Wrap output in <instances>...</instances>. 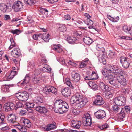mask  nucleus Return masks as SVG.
<instances>
[{
    "instance_id": "13d9d810",
    "label": "nucleus",
    "mask_w": 132,
    "mask_h": 132,
    "mask_svg": "<svg viewBox=\"0 0 132 132\" xmlns=\"http://www.w3.org/2000/svg\"><path fill=\"white\" fill-rule=\"evenodd\" d=\"M60 131L62 132H76V130H68L65 129H61L60 130Z\"/></svg>"
},
{
    "instance_id": "c03bdc74",
    "label": "nucleus",
    "mask_w": 132,
    "mask_h": 132,
    "mask_svg": "<svg viewBox=\"0 0 132 132\" xmlns=\"http://www.w3.org/2000/svg\"><path fill=\"white\" fill-rule=\"evenodd\" d=\"M84 22L85 23L88 25H93V22L92 20L90 19H87L86 20H84Z\"/></svg>"
},
{
    "instance_id": "79ce46f5",
    "label": "nucleus",
    "mask_w": 132,
    "mask_h": 132,
    "mask_svg": "<svg viewBox=\"0 0 132 132\" xmlns=\"http://www.w3.org/2000/svg\"><path fill=\"white\" fill-rule=\"evenodd\" d=\"M42 69L45 71L47 70L48 72H51V69L49 66L47 64H45L43 66Z\"/></svg>"
},
{
    "instance_id": "603ef678",
    "label": "nucleus",
    "mask_w": 132,
    "mask_h": 132,
    "mask_svg": "<svg viewBox=\"0 0 132 132\" xmlns=\"http://www.w3.org/2000/svg\"><path fill=\"white\" fill-rule=\"evenodd\" d=\"M25 3L29 5H31L34 3L33 0H23Z\"/></svg>"
},
{
    "instance_id": "4c0bfd02",
    "label": "nucleus",
    "mask_w": 132,
    "mask_h": 132,
    "mask_svg": "<svg viewBox=\"0 0 132 132\" xmlns=\"http://www.w3.org/2000/svg\"><path fill=\"white\" fill-rule=\"evenodd\" d=\"M17 73L18 72L17 71H12L10 74L7 77L8 79H12L14 76L17 74Z\"/></svg>"
},
{
    "instance_id": "338daca9",
    "label": "nucleus",
    "mask_w": 132,
    "mask_h": 132,
    "mask_svg": "<svg viewBox=\"0 0 132 132\" xmlns=\"http://www.w3.org/2000/svg\"><path fill=\"white\" fill-rule=\"evenodd\" d=\"M4 19L5 20H10L11 18L9 15H4Z\"/></svg>"
},
{
    "instance_id": "8fccbe9b",
    "label": "nucleus",
    "mask_w": 132,
    "mask_h": 132,
    "mask_svg": "<svg viewBox=\"0 0 132 132\" xmlns=\"http://www.w3.org/2000/svg\"><path fill=\"white\" fill-rule=\"evenodd\" d=\"M32 81L34 84H38L41 81V79L34 77L32 79Z\"/></svg>"
},
{
    "instance_id": "09e8293b",
    "label": "nucleus",
    "mask_w": 132,
    "mask_h": 132,
    "mask_svg": "<svg viewBox=\"0 0 132 132\" xmlns=\"http://www.w3.org/2000/svg\"><path fill=\"white\" fill-rule=\"evenodd\" d=\"M63 62V63L64 64V65H66L67 64V63L68 64L71 65H74L75 63L72 62L69 60V61H67V60H64L62 61Z\"/></svg>"
},
{
    "instance_id": "4be33fe9",
    "label": "nucleus",
    "mask_w": 132,
    "mask_h": 132,
    "mask_svg": "<svg viewBox=\"0 0 132 132\" xmlns=\"http://www.w3.org/2000/svg\"><path fill=\"white\" fill-rule=\"evenodd\" d=\"M30 77L28 74H27L25 77L24 79L19 83L20 84L21 86H24L28 83L29 82Z\"/></svg>"
},
{
    "instance_id": "c756f323",
    "label": "nucleus",
    "mask_w": 132,
    "mask_h": 132,
    "mask_svg": "<svg viewBox=\"0 0 132 132\" xmlns=\"http://www.w3.org/2000/svg\"><path fill=\"white\" fill-rule=\"evenodd\" d=\"M67 40L69 43L74 44L77 40V39L75 37H70L68 36H67Z\"/></svg>"
},
{
    "instance_id": "3c124183",
    "label": "nucleus",
    "mask_w": 132,
    "mask_h": 132,
    "mask_svg": "<svg viewBox=\"0 0 132 132\" xmlns=\"http://www.w3.org/2000/svg\"><path fill=\"white\" fill-rule=\"evenodd\" d=\"M42 36V34H35L33 36V39L35 40H37L38 39L40 38Z\"/></svg>"
},
{
    "instance_id": "f704fd0d",
    "label": "nucleus",
    "mask_w": 132,
    "mask_h": 132,
    "mask_svg": "<svg viewBox=\"0 0 132 132\" xmlns=\"http://www.w3.org/2000/svg\"><path fill=\"white\" fill-rule=\"evenodd\" d=\"M83 41L87 45L90 44L92 42V39L89 37L86 36L84 37Z\"/></svg>"
},
{
    "instance_id": "37998d69",
    "label": "nucleus",
    "mask_w": 132,
    "mask_h": 132,
    "mask_svg": "<svg viewBox=\"0 0 132 132\" xmlns=\"http://www.w3.org/2000/svg\"><path fill=\"white\" fill-rule=\"evenodd\" d=\"M117 56V54L114 52H112L111 51H109L108 56L111 58H113Z\"/></svg>"
},
{
    "instance_id": "ea45409f",
    "label": "nucleus",
    "mask_w": 132,
    "mask_h": 132,
    "mask_svg": "<svg viewBox=\"0 0 132 132\" xmlns=\"http://www.w3.org/2000/svg\"><path fill=\"white\" fill-rule=\"evenodd\" d=\"M122 111H123V112H124L125 113L126 112L127 113H129L130 111V107L129 106H125V107L123 108L122 107Z\"/></svg>"
},
{
    "instance_id": "6e6d98bb",
    "label": "nucleus",
    "mask_w": 132,
    "mask_h": 132,
    "mask_svg": "<svg viewBox=\"0 0 132 132\" xmlns=\"http://www.w3.org/2000/svg\"><path fill=\"white\" fill-rule=\"evenodd\" d=\"M108 68H109L108 67V68H107V69L106 70L104 69H103L101 70V72L103 75V76H106V75L108 74L107 73V71L109 72V71L108 70Z\"/></svg>"
},
{
    "instance_id": "a18cd8bd",
    "label": "nucleus",
    "mask_w": 132,
    "mask_h": 132,
    "mask_svg": "<svg viewBox=\"0 0 132 132\" xmlns=\"http://www.w3.org/2000/svg\"><path fill=\"white\" fill-rule=\"evenodd\" d=\"M25 105L27 108H34L36 106L35 104L30 102H26L25 103Z\"/></svg>"
},
{
    "instance_id": "69168bd1",
    "label": "nucleus",
    "mask_w": 132,
    "mask_h": 132,
    "mask_svg": "<svg viewBox=\"0 0 132 132\" xmlns=\"http://www.w3.org/2000/svg\"><path fill=\"white\" fill-rule=\"evenodd\" d=\"M91 76V74L89 75L88 76H86L84 78V79L86 80H92V78Z\"/></svg>"
},
{
    "instance_id": "72a5a7b5",
    "label": "nucleus",
    "mask_w": 132,
    "mask_h": 132,
    "mask_svg": "<svg viewBox=\"0 0 132 132\" xmlns=\"http://www.w3.org/2000/svg\"><path fill=\"white\" fill-rule=\"evenodd\" d=\"M22 122L24 123V125L25 126L28 128H30L31 126V123L28 119H24L23 120Z\"/></svg>"
},
{
    "instance_id": "1a4fd4ad",
    "label": "nucleus",
    "mask_w": 132,
    "mask_h": 132,
    "mask_svg": "<svg viewBox=\"0 0 132 132\" xmlns=\"http://www.w3.org/2000/svg\"><path fill=\"white\" fill-rule=\"evenodd\" d=\"M125 100V97L122 95L115 98L114 101L117 105L121 106L124 105L126 102Z\"/></svg>"
},
{
    "instance_id": "680f3d73",
    "label": "nucleus",
    "mask_w": 132,
    "mask_h": 132,
    "mask_svg": "<svg viewBox=\"0 0 132 132\" xmlns=\"http://www.w3.org/2000/svg\"><path fill=\"white\" fill-rule=\"evenodd\" d=\"M65 83L70 88H73L72 84L68 80H67V81L66 80V82H65Z\"/></svg>"
},
{
    "instance_id": "c85d7f7f",
    "label": "nucleus",
    "mask_w": 132,
    "mask_h": 132,
    "mask_svg": "<svg viewBox=\"0 0 132 132\" xmlns=\"http://www.w3.org/2000/svg\"><path fill=\"white\" fill-rule=\"evenodd\" d=\"M88 85L94 90H97L98 87V86L95 82L90 81L89 82Z\"/></svg>"
},
{
    "instance_id": "58836bf2",
    "label": "nucleus",
    "mask_w": 132,
    "mask_h": 132,
    "mask_svg": "<svg viewBox=\"0 0 132 132\" xmlns=\"http://www.w3.org/2000/svg\"><path fill=\"white\" fill-rule=\"evenodd\" d=\"M88 61V58H86L85 59L83 60L79 65V67L80 68H83L85 67L87 64V62Z\"/></svg>"
},
{
    "instance_id": "393cba45",
    "label": "nucleus",
    "mask_w": 132,
    "mask_h": 132,
    "mask_svg": "<svg viewBox=\"0 0 132 132\" xmlns=\"http://www.w3.org/2000/svg\"><path fill=\"white\" fill-rule=\"evenodd\" d=\"M33 101L34 103L39 105L43 103V100L41 97L37 96L34 98Z\"/></svg>"
},
{
    "instance_id": "cd10ccee",
    "label": "nucleus",
    "mask_w": 132,
    "mask_h": 132,
    "mask_svg": "<svg viewBox=\"0 0 132 132\" xmlns=\"http://www.w3.org/2000/svg\"><path fill=\"white\" fill-rule=\"evenodd\" d=\"M99 87L104 92L109 90L108 86L107 85H105L103 82H100Z\"/></svg>"
},
{
    "instance_id": "5701e85b",
    "label": "nucleus",
    "mask_w": 132,
    "mask_h": 132,
    "mask_svg": "<svg viewBox=\"0 0 132 132\" xmlns=\"http://www.w3.org/2000/svg\"><path fill=\"white\" fill-rule=\"evenodd\" d=\"M11 54L13 57H17L20 54V50L18 48H14L12 51Z\"/></svg>"
},
{
    "instance_id": "7ed1b4c3",
    "label": "nucleus",
    "mask_w": 132,
    "mask_h": 132,
    "mask_svg": "<svg viewBox=\"0 0 132 132\" xmlns=\"http://www.w3.org/2000/svg\"><path fill=\"white\" fill-rule=\"evenodd\" d=\"M57 89L56 88L48 85H45L44 87L43 88V93L47 95L50 94L51 93L56 94H57Z\"/></svg>"
},
{
    "instance_id": "bf43d9fd",
    "label": "nucleus",
    "mask_w": 132,
    "mask_h": 132,
    "mask_svg": "<svg viewBox=\"0 0 132 132\" xmlns=\"http://www.w3.org/2000/svg\"><path fill=\"white\" fill-rule=\"evenodd\" d=\"M109 127V125L107 123L103 125L102 126L99 127L101 129H103L105 128L106 129Z\"/></svg>"
},
{
    "instance_id": "f3484780",
    "label": "nucleus",
    "mask_w": 132,
    "mask_h": 132,
    "mask_svg": "<svg viewBox=\"0 0 132 132\" xmlns=\"http://www.w3.org/2000/svg\"><path fill=\"white\" fill-rule=\"evenodd\" d=\"M55 128V123H53V124H49L47 126L42 127L44 131L47 132L54 129Z\"/></svg>"
},
{
    "instance_id": "7c9ffc66",
    "label": "nucleus",
    "mask_w": 132,
    "mask_h": 132,
    "mask_svg": "<svg viewBox=\"0 0 132 132\" xmlns=\"http://www.w3.org/2000/svg\"><path fill=\"white\" fill-rule=\"evenodd\" d=\"M49 36L48 34L44 33L43 34H42L41 38L45 42H48L50 40Z\"/></svg>"
},
{
    "instance_id": "6e6552de",
    "label": "nucleus",
    "mask_w": 132,
    "mask_h": 132,
    "mask_svg": "<svg viewBox=\"0 0 132 132\" xmlns=\"http://www.w3.org/2000/svg\"><path fill=\"white\" fill-rule=\"evenodd\" d=\"M82 98V94L81 93H76L74 96L71 97L70 102L72 104L75 103V104L76 105L79 102V100Z\"/></svg>"
},
{
    "instance_id": "423d86ee",
    "label": "nucleus",
    "mask_w": 132,
    "mask_h": 132,
    "mask_svg": "<svg viewBox=\"0 0 132 132\" xmlns=\"http://www.w3.org/2000/svg\"><path fill=\"white\" fill-rule=\"evenodd\" d=\"M23 6V3L20 1H17L14 3L12 7V9H13L16 12H19L22 9Z\"/></svg>"
},
{
    "instance_id": "774afa93",
    "label": "nucleus",
    "mask_w": 132,
    "mask_h": 132,
    "mask_svg": "<svg viewBox=\"0 0 132 132\" xmlns=\"http://www.w3.org/2000/svg\"><path fill=\"white\" fill-rule=\"evenodd\" d=\"M27 113L26 111L25 110H22L20 111L19 113V114L23 116L26 114Z\"/></svg>"
},
{
    "instance_id": "c9c22d12",
    "label": "nucleus",
    "mask_w": 132,
    "mask_h": 132,
    "mask_svg": "<svg viewBox=\"0 0 132 132\" xmlns=\"http://www.w3.org/2000/svg\"><path fill=\"white\" fill-rule=\"evenodd\" d=\"M113 78V76L111 73H108L104 76H102V79L104 80H108L109 81V79H111Z\"/></svg>"
},
{
    "instance_id": "bb28decb",
    "label": "nucleus",
    "mask_w": 132,
    "mask_h": 132,
    "mask_svg": "<svg viewBox=\"0 0 132 132\" xmlns=\"http://www.w3.org/2000/svg\"><path fill=\"white\" fill-rule=\"evenodd\" d=\"M113 73L116 75L117 77H121L124 74V71L120 68Z\"/></svg>"
},
{
    "instance_id": "a19ab883",
    "label": "nucleus",
    "mask_w": 132,
    "mask_h": 132,
    "mask_svg": "<svg viewBox=\"0 0 132 132\" xmlns=\"http://www.w3.org/2000/svg\"><path fill=\"white\" fill-rule=\"evenodd\" d=\"M59 30L61 31L64 32L67 30L66 27L64 24H60L59 27Z\"/></svg>"
},
{
    "instance_id": "052dcab7",
    "label": "nucleus",
    "mask_w": 132,
    "mask_h": 132,
    "mask_svg": "<svg viewBox=\"0 0 132 132\" xmlns=\"http://www.w3.org/2000/svg\"><path fill=\"white\" fill-rule=\"evenodd\" d=\"M23 105L21 103L18 102L16 103L15 106L16 108H19L22 107H24Z\"/></svg>"
},
{
    "instance_id": "de8ad7c7",
    "label": "nucleus",
    "mask_w": 132,
    "mask_h": 132,
    "mask_svg": "<svg viewBox=\"0 0 132 132\" xmlns=\"http://www.w3.org/2000/svg\"><path fill=\"white\" fill-rule=\"evenodd\" d=\"M92 78V80H95L97 79L98 78V76L97 74L94 72H92L91 74V76Z\"/></svg>"
},
{
    "instance_id": "aec40b11",
    "label": "nucleus",
    "mask_w": 132,
    "mask_h": 132,
    "mask_svg": "<svg viewBox=\"0 0 132 132\" xmlns=\"http://www.w3.org/2000/svg\"><path fill=\"white\" fill-rule=\"evenodd\" d=\"M108 67L109 68H108V70L110 73H113L120 68L119 66L116 65H113L112 66L110 65H108Z\"/></svg>"
},
{
    "instance_id": "0e129e2a",
    "label": "nucleus",
    "mask_w": 132,
    "mask_h": 132,
    "mask_svg": "<svg viewBox=\"0 0 132 132\" xmlns=\"http://www.w3.org/2000/svg\"><path fill=\"white\" fill-rule=\"evenodd\" d=\"M72 113L75 115H77L79 113V111L75 109H72Z\"/></svg>"
},
{
    "instance_id": "473e14b6",
    "label": "nucleus",
    "mask_w": 132,
    "mask_h": 132,
    "mask_svg": "<svg viewBox=\"0 0 132 132\" xmlns=\"http://www.w3.org/2000/svg\"><path fill=\"white\" fill-rule=\"evenodd\" d=\"M112 109L115 112H118L122 110V106H119L117 105H114L112 106Z\"/></svg>"
},
{
    "instance_id": "f03ea898",
    "label": "nucleus",
    "mask_w": 132,
    "mask_h": 132,
    "mask_svg": "<svg viewBox=\"0 0 132 132\" xmlns=\"http://www.w3.org/2000/svg\"><path fill=\"white\" fill-rule=\"evenodd\" d=\"M96 50L98 51L99 53L98 58L99 61L103 64L105 65L106 63V59L105 57V50L101 45L100 44H97L96 47Z\"/></svg>"
},
{
    "instance_id": "2f4dec72",
    "label": "nucleus",
    "mask_w": 132,
    "mask_h": 132,
    "mask_svg": "<svg viewBox=\"0 0 132 132\" xmlns=\"http://www.w3.org/2000/svg\"><path fill=\"white\" fill-rule=\"evenodd\" d=\"M107 17L108 19L113 22H117L119 19L118 16L116 17H112L110 15H107Z\"/></svg>"
},
{
    "instance_id": "b1692460",
    "label": "nucleus",
    "mask_w": 132,
    "mask_h": 132,
    "mask_svg": "<svg viewBox=\"0 0 132 132\" xmlns=\"http://www.w3.org/2000/svg\"><path fill=\"white\" fill-rule=\"evenodd\" d=\"M62 95L65 96H68L71 94V91L68 88H65L61 91Z\"/></svg>"
},
{
    "instance_id": "9b49d317",
    "label": "nucleus",
    "mask_w": 132,
    "mask_h": 132,
    "mask_svg": "<svg viewBox=\"0 0 132 132\" xmlns=\"http://www.w3.org/2000/svg\"><path fill=\"white\" fill-rule=\"evenodd\" d=\"M105 103L104 99L99 95L97 96L95 100L93 101V105H103Z\"/></svg>"
},
{
    "instance_id": "a211bd4d",
    "label": "nucleus",
    "mask_w": 132,
    "mask_h": 132,
    "mask_svg": "<svg viewBox=\"0 0 132 132\" xmlns=\"http://www.w3.org/2000/svg\"><path fill=\"white\" fill-rule=\"evenodd\" d=\"M116 82H118L119 84H120L123 86L126 84V79L124 78L123 76L117 77Z\"/></svg>"
},
{
    "instance_id": "2eb2a0df",
    "label": "nucleus",
    "mask_w": 132,
    "mask_h": 132,
    "mask_svg": "<svg viewBox=\"0 0 132 132\" xmlns=\"http://www.w3.org/2000/svg\"><path fill=\"white\" fill-rule=\"evenodd\" d=\"M0 9L4 12H9L12 10V7L9 5L7 6L4 3L0 4Z\"/></svg>"
},
{
    "instance_id": "412c9836",
    "label": "nucleus",
    "mask_w": 132,
    "mask_h": 132,
    "mask_svg": "<svg viewBox=\"0 0 132 132\" xmlns=\"http://www.w3.org/2000/svg\"><path fill=\"white\" fill-rule=\"evenodd\" d=\"M80 79V75L78 73H75L74 75H72L71 80L74 82H78Z\"/></svg>"
},
{
    "instance_id": "6ab92c4d",
    "label": "nucleus",
    "mask_w": 132,
    "mask_h": 132,
    "mask_svg": "<svg viewBox=\"0 0 132 132\" xmlns=\"http://www.w3.org/2000/svg\"><path fill=\"white\" fill-rule=\"evenodd\" d=\"M81 124V123L80 121H76L75 120H72L71 121V125L72 127L78 129L80 128Z\"/></svg>"
},
{
    "instance_id": "a878e982",
    "label": "nucleus",
    "mask_w": 132,
    "mask_h": 132,
    "mask_svg": "<svg viewBox=\"0 0 132 132\" xmlns=\"http://www.w3.org/2000/svg\"><path fill=\"white\" fill-rule=\"evenodd\" d=\"M61 45L60 44L54 45L52 46V49L55 52L59 53H61L63 51L62 48L61 47Z\"/></svg>"
},
{
    "instance_id": "0eeeda50",
    "label": "nucleus",
    "mask_w": 132,
    "mask_h": 132,
    "mask_svg": "<svg viewBox=\"0 0 132 132\" xmlns=\"http://www.w3.org/2000/svg\"><path fill=\"white\" fill-rule=\"evenodd\" d=\"M120 61L123 68H127L130 65V60L129 59L123 56H121L120 58Z\"/></svg>"
},
{
    "instance_id": "f257e3e1",
    "label": "nucleus",
    "mask_w": 132,
    "mask_h": 132,
    "mask_svg": "<svg viewBox=\"0 0 132 132\" xmlns=\"http://www.w3.org/2000/svg\"><path fill=\"white\" fill-rule=\"evenodd\" d=\"M68 108L67 103L61 100H56L54 104V109L56 113L62 114L66 112Z\"/></svg>"
},
{
    "instance_id": "39448f33",
    "label": "nucleus",
    "mask_w": 132,
    "mask_h": 132,
    "mask_svg": "<svg viewBox=\"0 0 132 132\" xmlns=\"http://www.w3.org/2000/svg\"><path fill=\"white\" fill-rule=\"evenodd\" d=\"M16 97L20 101H26L28 98L29 94L26 92H20L16 94Z\"/></svg>"
},
{
    "instance_id": "e433bc0d",
    "label": "nucleus",
    "mask_w": 132,
    "mask_h": 132,
    "mask_svg": "<svg viewBox=\"0 0 132 132\" xmlns=\"http://www.w3.org/2000/svg\"><path fill=\"white\" fill-rule=\"evenodd\" d=\"M2 91L3 93L8 92L9 91V85H4L2 86Z\"/></svg>"
},
{
    "instance_id": "4468645a",
    "label": "nucleus",
    "mask_w": 132,
    "mask_h": 132,
    "mask_svg": "<svg viewBox=\"0 0 132 132\" xmlns=\"http://www.w3.org/2000/svg\"><path fill=\"white\" fill-rule=\"evenodd\" d=\"M94 114L96 118L99 119H102L106 116L105 111L102 110H98Z\"/></svg>"
},
{
    "instance_id": "f8f14e48",
    "label": "nucleus",
    "mask_w": 132,
    "mask_h": 132,
    "mask_svg": "<svg viewBox=\"0 0 132 132\" xmlns=\"http://www.w3.org/2000/svg\"><path fill=\"white\" fill-rule=\"evenodd\" d=\"M79 102L75 105L76 108L79 109L83 107L88 101V99L85 97H83L79 100Z\"/></svg>"
},
{
    "instance_id": "4d7b16f0",
    "label": "nucleus",
    "mask_w": 132,
    "mask_h": 132,
    "mask_svg": "<svg viewBox=\"0 0 132 132\" xmlns=\"http://www.w3.org/2000/svg\"><path fill=\"white\" fill-rule=\"evenodd\" d=\"M112 96V95L110 92H108L105 93V97L109 99Z\"/></svg>"
},
{
    "instance_id": "e2e57ef3",
    "label": "nucleus",
    "mask_w": 132,
    "mask_h": 132,
    "mask_svg": "<svg viewBox=\"0 0 132 132\" xmlns=\"http://www.w3.org/2000/svg\"><path fill=\"white\" fill-rule=\"evenodd\" d=\"M123 29L125 32L127 33H129V29H128V27L127 26H123Z\"/></svg>"
},
{
    "instance_id": "dca6fc26",
    "label": "nucleus",
    "mask_w": 132,
    "mask_h": 132,
    "mask_svg": "<svg viewBox=\"0 0 132 132\" xmlns=\"http://www.w3.org/2000/svg\"><path fill=\"white\" fill-rule=\"evenodd\" d=\"M35 108L36 111L41 113L45 114L46 113L47 111V109L45 107H42L39 105H36Z\"/></svg>"
},
{
    "instance_id": "9d476101",
    "label": "nucleus",
    "mask_w": 132,
    "mask_h": 132,
    "mask_svg": "<svg viewBox=\"0 0 132 132\" xmlns=\"http://www.w3.org/2000/svg\"><path fill=\"white\" fill-rule=\"evenodd\" d=\"M85 117H83L84 125L90 126L92 123L91 117L89 114L87 113L85 115Z\"/></svg>"
},
{
    "instance_id": "ddd939ff",
    "label": "nucleus",
    "mask_w": 132,
    "mask_h": 132,
    "mask_svg": "<svg viewBox=\"0 0 132 132\" xmlns=\"http://www.w3.org/2000/svg\"><path fill=\"white\" fill-rule=\"evenodd\" d=\"M15 105L12 103L9 102L5 103L4 105L5 111L6 112L12 111Z\"/></svg>"
},
{
    "instance_id": "5fc2aeb1",
    "label": "nucleus",
    "mask_w": 132,
    "mask_h": 132,
    "mask_svg": "<svg viewBox=\"0 0 132 132\" xmlns=\"http://www.w3.org/2000/svg\"><path fill=\"white\" fill-rule=\"evenodd\" d=\"M10 32L13 33V34H16V35H18L21 32L18 29L11 30L10 31Z\"/></svg>"
},
{
    "instance_id": "20e7f679",
    "label": "nucleus",
    "mask_w": 132,
    "mask_h": 132,
    "mask_svg": "<svg viewBox=\"0 0 132 132\" xmlns=\"http://www.w3.org/2000/svg\"><path fill=\"white\" fill-rule=\"evenodd\" d=\"M8 117L7 120L9 122L12 123H17V124H14V125L16 126L15 127L20 131L23 126L16 122V116L13 114H11L8 115Z\"/></svg>"
},
{
    "instance_id": "49530a36",
    "label": "nucleus",
    "mask_w": 132,
    "mask_h": 132,
    "mask_svg": "<svg viewBox=\"0 0 132 132\" xmlns=\"http://www.w3.org/2000/svg\"><path fill=\"white\" fill-rule=\"evenodd\" d=\"M121 111L120 112L118 116V118L121 119H123L125 117V113L123 111Z\"/></svg>"
},
{
    "instance_id": "864d4df0",
    "label": "nucleus",
    "mask_w": 132,
    "mask_h": 132,
    "mask_svg": "<svg viewBox=\"0 0 132 132\" xmlns=\"http://www.w3.org/2000/svg\"><path fill=\"white\" fill-rule=\"evenodd\" d=\"M4 116L3 114L0 113V125L4 123Z\"/></svg>"
}]
</instances>
